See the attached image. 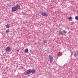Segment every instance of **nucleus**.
Masks as SVG:
<instances>
[{
    "mask_svg": "<svg viewBox=\"0 0 78 78\" xmlns=\"http://www.w3.org/2000/svg\"><path fill=\"white\" fill-rule=\"evenodd\" d=\"M24 51L25 53H27V52H28V49L27 48H26L25 49Z\"/></svg>",
    "mask_w": 78,
    "mask_h": 78,
    "instance_id": "6e6552de",
    "label": "nucleus"
},
{
    "mask_svg": "<svg viewBox=\"0 0 78 78\" xmlns=\"http://www.w3.org/2000/svg\"><path fill=\"white\" fill-rule=\"evenodd\" d=\"M74 55L75 57H77L78 56V54H76V53H75L74 54Z\"/></svg>",
    "mask_w": 78,
    "mask_h": 78,
    "instance_id": "1a4fd4ad",
    "label": "nucleus"
},
{
    "mask_svg": "<svg viewBox=\"0 0 78 78\" xmlns=\"http://www.w3.org/2000/svg\"><path fill=\"white\" fill-rule=\"evenodd\" d=\"M6 27L7 28H9V26L8 24L6 25Z\"/></svg>",
    "mask_w": 78,
    "mask_h": 78,
    "instance_id": "9d476101",
    "label": "nucleus"
},
{
    "mask_svg": "<svg viewBox=\"0 0 78 78\" xmlns=\"http://www.w3.org/2000/svg\"><path fill=\"white\" fill-rule=\"evenodd\" d=\"M75 19L76 20H78V16H76Z\"/></svg>",
    "mask_w": 78,
    "mask_h": 78,
    "instance_id": "9b49d317",
    "label": "nucleus"
},
{
    "mask_svg": "<svg viewBox=\"0 0 78 78\" xmlns=\"http://www.w3.org/2000/svg\"><path fill=\"white\" fill-rule=\"evenodd\" d=\"M43 42H44V43H45V44H47V42L46 41V40H44L43 41Z\"/></svg>",
    "mask_w": 78,
    "mask_h": 78,
    "instance_id": "4468645a",
    "label": "nucleus"
},
{
    "mask_svg": "<svg viewBox=\"0 0 78 78\" xmlns=\"http://www.w3.org/2000/svg\"><path fill=\"white\" fill-rule=\"evenodd\" d=\"M72 17H71V16L69 17V18H68L69 20H72Z\"/></svg>",
    "mask_w": 78,
    "mask_h": 78,
    "instance_id": "f8f14e48",
    "label": "nucleus"
},
{
    "mask_svg": "<svg viewBox=\"0 0 78 78\" xmlns=\"http://www.w3.org/2000/svg\"><path fill=\"white\" fill-rule=\"evenodd\" d=\"M49 59L50 60L51 62L53 61V57L50 55L49 56Z\"/></svg>",
    "mask_w": 78,
    "mask_h": 78,
    "instance_id": "7ed1b4c3",
    "label": "nucleus"
},
{
    "mask_svg": "<svg viewBox=\"0 0 78 78\" xmlns=\"http://www.w3.org/2000/svg\"><path fill=\"white\" fill-rule=\"evenodd\" d=\"M11 50V48L10 47H8L6 49V51H9Z\"/></svg>",
    "mask_w": 78,
    "mask_h": 78,
    "instance_id": "39448f33",
    "label": "nucleus"
},
{
    "mask_svg": "<svg viewBox=\"0 0 78 78\" xmlns=\"http://www.w3.org/2000/svg\"><path fill=\"white\" fill-rule=\"evenodd\" d=\"M31 73H32V74H33V73H36V70L35 69H32L31 70Z\"/></svg>",
    "mask_w": 78,
    "mask_h": 78,
    "instance_id": "0eeeda50",
    "label": "nucleus"
},
{
    "mask_svg": "<svg viewBox=\"0 0 78 78\" xmlns=\"http://www.w3.org/2000/svg\"><path fill=\"white\" fill-rule=\"evenodd\" d=\"M19 8H20V5L17 4L15 6H13L12 8V11L13 12H15V11H16L17 9H19Z\"/></svg>",
    "mask_w": 78,
    "mask_h": 78,
    "instance_id": "f257e3e1",
    "label": "nucleus"
},
{
    "mask_svg": "<svg viewBox=\"0 0 78 78\" xmlns=\"http://www.w3.org/2000/svg\"><path fill=\"white\" fill-rule=\"evenodd\" d=\"M19 50H17V51L18 52H19Z\"/></svg>",
    "mask_w": 78,
    "mask_h": 78,
    "instance_id": "2eb2a0df",
    "label": "nucleus"
},
{
    "mask_svg": "<svg viewBox=\"0 0 78 78\" xmlns=\"http://www.w3.org/2000/svg\"><path fill=\"white\" fill-rule=\"evenodd\" d=\"M6 32L7 33H9V29H7V30H6Z\"/></svg>",
    "mask_w": 78,
    "mask_h": 78,
    "instance_id": "ddd939ff",
    "label": "nucleus"
},
{
    "mask_svg": "<svg viewBox=\"0 0 78 78\" xmlns=\"http://www.w3.org/2000/svg\"><path fill=\"white\" fill-rule=\"evenodd\" d=\"M31 73V71L30 69H29L27 71V74L29 75V74H30Z\"/></svg>",
    "mask_w": 78,
    "mask_h": 78,
    "instance_id": "423d86ee",
    "label": "nucleus"
},
{
    "mask_svg": "<svg viewBox=\"0 0 78 78\" xmlns=\"http://www.w3.org/2000/svg\"><path fill=\"white\" fill-rule=\"evenodd\" d=\"M67 32V31H66V30H63L62 32V31H61L60 34H66Z\"/></svg>",
    "mask_w": 78,
    "mask_h": 78,
    "instance_id": "f03ea898",
    "label": "nucleus"
},
{
    "mask_svg": "<svg viewBox=\"0 0 78 78\" xmlns=\"http://www.w3.org/2000/svg\"><path fill=\"white\" fill-rule=\"evenodd\" d=\"M42 15L43 16L46 17V16H48V15L47 13H45V12H43L42 13Z\"/></svg>",
    "mask_w": 78,
    "mask_h": 78,
    "instance_id": "20e7f679",
    "label": "nucleus"
},
{
    "mask_svg": "<svg viewBox=\"0 0 78 78\" xmlns=\"http://www.w3.org/2000/svg\"><path fill=\"white\" fill-rule=\"evenodd\" d=\"M43 1H44V0H42Z\"/></svg>",
    "mask_w": 78,
    "mask_h": 78,
    "instance_id": "dca6fc26",
    "label": "nucleus"
}]
</instances>
